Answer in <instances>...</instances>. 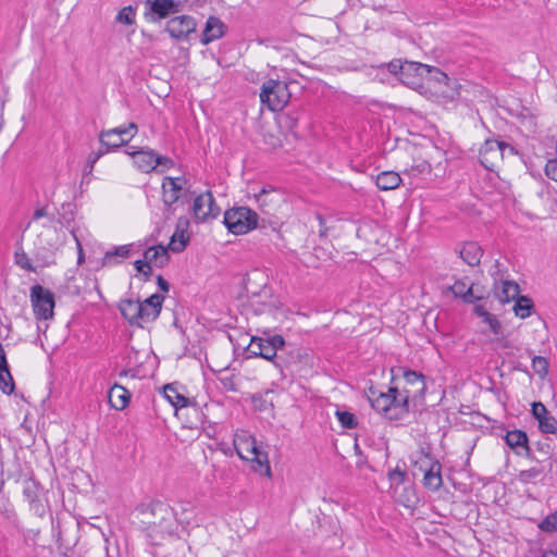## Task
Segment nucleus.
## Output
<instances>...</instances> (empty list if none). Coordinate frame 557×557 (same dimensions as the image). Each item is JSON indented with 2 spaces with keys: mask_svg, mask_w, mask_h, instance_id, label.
Masks as SVG:
<instances>
[{
  "mask_svg": "<svg viewBox=\"0 0 557 557\" xmlns=\"http://www.w3.org/2000/svg\"><path fill=\"white\" fill-rule=\"evenodd\" d=\"M373 410L391 421L406 418L410 411L406 398L399 396V388L391 386L386 392L379 394L370 404Z\"/></svg>",
  "mask_w": 557,
  "mask_h": 557,
  "instance_id": "obj_1",
  "label": "nucleus"
},
{
  "mask_svg": "<svg viewBox=\"0 0 557 557\" xmlns=\"http://www.w3.org/2000/svg\"><path fill=\"white\" fill-rule=\"evenodd\" d=\"M412 474H422L423 486L430 491H438L443 485L441 462L423 448L412 462Z\"/></svg>",
  "mask_w": 557,
  "mask_h": 557,
  "instance_id": "obj_2",
  "label": "nucleus"
},
{
  "mask_svg": "<svg viewBox=\"0 0 557 557\" xmlns=\"http://www.w3.org/2000/svg\"><path fill=\"white\" fill-rule=\"evenodd\" d=\"M312 360V352L308 348L285 343L284 348H280L275 367L282 373L284 369L298 372L306 367H311Z\"/></svg>",
  "mask_w": 557,
  "mask_h": 557,
  "instance_id": "obj_3",
  "label": "nucleus"
},
{
  "mask_svg": "<svg viewBox=\"0 0 557 557\" xmlns=\"http://www.w3.org/2000/svg\"><path fill=\"white\" fill-rule=\"evenodd\" d=\"M223 223L234 235L247 234L258 225V213L248 207H234L224 212Z\"/></svg>",
  "mask_w": 557,
  "mask_h": 557,
  "instance_id": "obj_4",
  "label": "nucleus"
},
{
  "mask_svg": "<svg viewBox=\"0 0 557 557\" xmlns=\"http://www.w3.org/2000/svg\"><path fill=\"white\" fill-rule=\"evenodd\" d=\"M285 339L282 335H273L267 338L252 336L246 347L247 357H261L272 361L275 366L280 348H284Z\"/></svg>",
  "mask_w": 557,
  "mask_h": 557,
  "instance_id": "obj_5",
  "label": "nucleus"
},
{
  "mask_svg": "<svg viewBox=\"0 0 557 557\" xmlns=\"http://www.w3.org/2000/svg\"><path fill=\"white\" fill-rule=\"evenodd\" d=\"M290 92L285 82L278 79H268L262 84L260 91L261 102L269 110L281 111L288 103Z\"/></svg>",
  "mask_w": 557,
  "mask_h": 557,
  "instance_id": "obj_6",
  "label": "nucleus"
},
{
  "mask_svg": "<svg viewBox=\"0 0 557 557\" xmlns=\"http://www.w3.org/2000/svg\"><path fill=\"white\" fill-rule=\"evenodd\" d=\"M29 298L37 320H49L53 318L55 307L53 292L40 284H35L30 287Z\"/></svg>",
  "mask_w": 557,
  "mask_h": 557,
  "instance_id": "obj_7",
  "label": "nucleus"
},
{
  "mask_svg": "<svg viewBox=\"0 0 557 557\" xmlns=\"http://www.w3.org/2000/svg\"><path fill=\"white\" fill-rule=\"evenodd\" d=\"M398 370L401 371L405 381V385L399 389V396L406 398L408 405L410 400L422 399L426 389L425 376L421 372L406 368Z\"/></svg>",
  "mask_w": 557,
  "mask_h": 557,
  "instance_id": "obj_8",
  "label": "nucleus"
},
{
  "mask_svg": "<svg viewBox=\"0 0 557 557\" xmlns=\"http://www.w3.org/2000/svg\"><path fill=\"white\" fill-rule=\"evenodd\" d=\"M138 126L129 122L126 126H119L110 129H102L99 133V143L109 149L117 150L125 146L137 134Z\"/></svg>",
  "mask_w": 557,
  "mask_h": 557,
  "instance_id": "obj_9",
  "label": "nucleus"
},
{
  "mask_svg": "<svg viewBox=\"0 0 557 557\" xmlns=\"http://www.w3.org/2000/svg\"><path fill=\"white\" fill-rule=\"evenodd\" d=\"M508 149L511 153H517L515 148L497 139H486L479 152L480 163L488 171H494L497 163L504 158L505 150Z\"/></svg>",
  "mask_w": 557,
  "mask_h": 557,
  "instance_id": "obj_10",
  "label": "nucleus"
},
{
  "mask_svg": "<svg viewBox=\"0 0 557 557\" xmlns=\"http://www.w3.org/2000/svg\"><path fill=\"white\" fill-rule=\"evenodd\" d=\"M145 8L146 20L154 23L180 13L182 2L180 0H146Z\"/></svg>",
  "mask_w": 557,
  "mask_h": 557,
  "instance_id": "obj_11",
  "label": "nucleus"
},
{
  "mask_svg": "<svg viewBox=\"0 0 557 557\" xmlns=\"http://www.w3.org/2000/svg\"><path fill=\"white\" fill-rule=\"evenodd\" d=\"M197 23L190 15H180L170 18L165 32L175 40H186L196 30Z\"/></svg>",
  "mask_w": 557,
  "mask_h": 557,
  "instance_id": "obj_12",
  "label": "nucleus"
},
{
  "mask_svg": "<svg viewBox=\"0 0 557 557\" xmlns=\"http://www.w3.org/2000/svg\"><path fill=\"white\" fill-rule=\"evenodd\" d=\"M193 213L199 221L215 219L220 214V208L215 203V199L211 190H207L194 199Z\"/></svg>",
  "mask_w": 557,
  "mask_h": 557,
  "instance_id": "obj_13",
  "label": "nucleus"
},
{
  "mask_svg": "<svg viewBox=\"0 0 557 557\" xmlns=\"http://www.w3.org/2000/svg\"><path fill=\"white\" fill-rule=\"evenodd\" d=\"M177 181H185V177L165 176L162 180V201L166 211H171L172 206L188 193L184 190L183 184H177Z\"/></svg>",
  "mask_w": 557,
  "mask_h": 557,
  "instance_id": "obj_14",
  "label": "nucleus"
},
{
  "mask_svg": "<svg viewBox=\"0 0 557 557\" xmlns=\"http://www.w3.org/2000/svg\"><path fill=\"white\" fill-rule=\"evenodd\" d=\"M504 440L517 456L525 457L530 460H536L529 446V437L527 432L522 430L508 431L505 434Z\"/></svg>",
  "mask_w": 557,
  "mask_h": 557,
  "instance_id": "obj_15",
  "label": "nucleus"
},
{
  "mask_svg": "<svg viewBox=\"0 0 557 557\" xmlns=\"http://www.w3.org/2000/svg\"><path fill=\"white\" fill-rule=\"evenodd\" d=\"M430 73V65L420 62L405 60V70L403 71V84L411 88H418L423 85L424 76Z\"/></svg>",
  "mask_w": 557,
  "mask_h": 557,
  "instance_id": "obj_16",
  "label": "nucleus"
},
{
  "mask_svg": "<svg viewBox=\"0 0 557 557\" xmlns=\"http://www.w3.org/2000/svg\"><path fill=\"white\" fill-rule=\"evenodd\" d=\"M125 153L128 154L134 162V165L144 173H150L156 171V152L149 148H139L135 149V147H129L125 150Z\"/></svg>",
  "mask_w": 557,
  "mask_h": 557,
  "instance_id": "obj_17",
  "label": "nucleus"
},
{
  "mask_svg": "<svg viewBox=\"0 0 557 557\" xmlns=\"http://www.w3.org/2000/svg\"><path fill=\"white\" fill-rule=\"evenodd\" d=\"M122 317L131 324L143 327L145 324L143 308L139 299H122L119 304Z\"/></svg>",
  "mask_w": 557,
  "mask_h": 557,
  "instance_id": "obj_18",
  "label": "nucleus"
},
{
  "mask_svg": "<svg viewBox=\"0 0 557 557\" xmlns=\"http://www.w3.org/2000/svg\"><path fill=\"white\" fill-rule=\"evenodd\" d=\"M163 394L168 401L175 408L176 413L183 409H191L194 412L198 413L199 407L195 398H189L178 393L174 384L164 385Z\"/></svg>",
  "mask_w": 557,
  "mask_h": 557,
  "instance_id": "obj_19",
  "label": "nucleus"
},
{
  "mask_svg": "<svg viewBox=\"0 0 557 557\" xmlns=\"http://www.w3.org/2000/svg\"><path fill=\"white\" fill-rule=\"evenodd\" d=\"M532 416L539 422V430L546 434L557 433V420L549 414L547 408L542 403H533L531 409Z\"/></svg>",
  "mask_w": 557,
  "mask_h": 557,
  "instance_id": "obj_20",
  "label": "nucleus"
},
{
  "mask_svg": "<svg viewBox=\"0 0 557 557\" xmlns=\"http://www.w3.org/2000/svg\"><path fill=\"white\" fill-rule=\"evenodd\" d=\"M189 226V221L186 218H180L176 224V230L174 234L171 236V240L168 245V248L171 249L173 252H182L188 242H189V235L187 232V228Z\"/></svg>",
  "mask_w": 557,
  "mask_h": 557,
  "instance_id": "obj_21",
  "label": "nucleus"
},
{
  "mask_svg": "<svg viewBox=\"0 0 557 557\" xmlns=\"http://www.w3.org/2000/svg\"><path fill=\"white\" fill-rule=\"evenodd\" d=\"M226 25L216 16H209L201 34L200 42L205 46L224 36Z\"/></svg>",
  "mask_w": 557,
  "mask_h": 557,
  "instance_id": "obj_22",
  "label": "nucleus"
},
{
  "mask_svg": "<svg viewBox=\"0 0 557 557\" xmlns=\"http://www.w3.org/2000/svg\"><path fill=\"white\" fill-rule=\"evenodd\" d=\"M247 453L252 455L249 459L252 463V469L260 474L271 476V467L268 458V453L262 451L256 443L255 438H251V446L247 448Z\"/></svg>",
  "mask_w": 557,
  "mask_h": 557,
  "instance_id": "obj_23",
  "label": "nucleus"
},
{
  "mask_svg": "<svg viewBox=\"0 0 557 557\" xmlns=\"http://www.w3.org/2000/svg\"><path fill=\"white\" fill-rule=\"evenodd\" d=\"M164 296L162 294H153L144 301H140L145 323L153 322L161 313Z\"/></svg>",
  "mask_w": 557,
  "mask_h": 557,
  "instance_id": "obj_24",
  "label": "nucleus"
},
{
  "mask_svg": "<svg viewBox=\"0 0 557 557\" xmlns=\"http://www.w3.org/2000/svg\"><path fill=\"white\" fill-rule=\"evenodd\" d=\"M456 298H460L465 304H474L483 299L482 295H476L473 290V284L468 285L465 280H457L447 288Z\"/></svg>",
  "mask_w": 557,
  "mask_h": 557,
  "instance_id": "obj_25",
  "label": "nucleus"
},
{
  "mask_svg": "<svg viewBox=\"0 0 557 557\" xmlns=\"http://www.w3.org/2000/svg\"><path fill=\"white\" fill-rule=\"evenodd\" d=\"M40 492V484L33 480L27 479L24 481L23 484V495L24 497L32 505V508L35 510L36 513L39 516H42L45 512L44 506L39 504L38 496Z\"/></svg>",
  "mask_w": 557,
  "mask_h": 557,
  "instance_id": "obj_26",
  "label": "nucleus"
},
{
  "mask_svg": "<svg viewBox=\"0 0 557 557\" xmlns=\"http://www.w3.org/2000/svg\"><path fill=\"white\" fill-rule=\"evenodd\" d=\"M131 393L124 386L115 383L108 393L109 403L115 410H123L131 400Z\"/></svg>",
  "mask_w": 557,
  "mask_h": 557,
  "instance_id": "obj_27",
  "label": "nucleus"
},
{
  "mask_svg": "<svg viewBox=\"0 0 557 557\" xmlns=\"http://www.w3.org/2000/svg\"><path fill=\"white\" fill-rule=\"evenodd\" d=\"M460 258L470 267L481 263L483 249L476 242H466L459 250Z\"/></svg>",
  "mask_w": 557,
  "mask_h": 557,
  "instance_id": "obj_28",
  "label": "nucleus"
},
{
  "mask_svg": "<svg viewBox=\"0 0 557 557\" xmlns=\"http://www.w3.org/2000/svg\"><path fill=\"white\" fill-rule=\"evenodd\" d=\"M168 249L163 245L149 247L144 252L145 260L149 261V265L153 263L158 268H163L170 259Z\"/></svg>",
  "mask_w": 557,
  "mask_h": 557,
  "instance_id": "obj_29",
  "label": "nucleus"
},
{
  "mask_svg": "<svg viewBox=\"0 0 557 557\" xmlns=\"http://www.w3.org/2000/svg\"><path fill=\"white\" fill-rule=\"evenodd\" d=\"M131 246L123 245L114 247L112 250H108L101 259V267H112L122 262L131 255Z\"/></svg>",
  "mask_w": 557,
  "mask_h": 557,
  "instance_id": "obj_30",
  "label": "nucleus"
},
{
  "mask_svg": "<svg viewBox=\"0 0 557 557\" xmlns=\"http://www.w3.org/2000/svg\"><path fill=\"white\" fill-rule=\"evenodd\" d=\"M520 296V286L515 281H503L502 287L496 292V297L500 302L507 304L516 300Z\"/></svg>",
  "mask_w": 557,
  "mask_h": 557,
  "instance_id": "obj_31",
  "label": "nucleus"
},
{
  "mask_svg": "<svg viewBox=\"0 0 557 557\" xmlns=\"http://www.w3.org/2000/svg\"><path fill=\"white\" fill-rule=\"evenodd\" d=\"M401 183L398 173L394 171H384L376 176L375 184L381 190H392L397 188Z\"/></svg>",
  "mask_w": 557,
  "mask_h": 557,
  "instance_id": "obj_32",
  "label": "nucleus"
},
{
  "mask_svg": "<svg viewBox=\"0 0 557 557\" xmlns=\"http://www.w3.org/2000/svg\"><path fill=\"white\" fill-rule=\"evenodd\" d=\"M141 513H150L151 516H160L161 519H164L166 515L171 511V508L168 504L161 500H151L148 504H140L137 508Z\"/></svg>",
  "mask_w": 557,
  "mask_h": 557,
  "instance_id": "obj_33",
  "label": "nucleus"
},
{
  "mask_svg": "<svg viewBox=\"0 0 557 557\" xmlns=\"http://www.w3.org/2000/svg\"><path fill=\"white\" fill-rule=\"evenodd\" d=\"M534 310V304L529 296L520 295L515 300L513 311L517 317L525 319L532 314Z\"/></svg>",
  "mask_w": 557,
  "mask_h": 557,
  "instance_id": "obj_34",
  "label": "nucleus"
},
{
  "mask_svg": "<svg viewBox=\"0 0 557 557\" xmlns=\"http://www.w3.org/2000/svg\"><path fill=\"white\" fill-rule=\"evenodd\" d=\"M246 293L249 298L256 299L257 304H262L264 306L273 307L274 305L272 302H265L262 300V297L270 296L271 289L267 286V284H263V286L260 289L252 288L250 286V277H247V284L245 286Z\"/></svg>",
  "mask_w": 557,
  "mask_h": 557,
  "instance_id": "obj_35",
  "label": "nucleus"
},
{
  "mask_svg": "<svg viewBox=\"0 0 557 557\" xmlns=\"http://www.w3.org/2000/svg\"><path fill=\"white\" fill-rule=\"evenodd\" d=\"M73 203L66 202L61 206L58 222L65 228H70L75 220Z\"/></svg>",
  "mask_w": 557,
  "mask_h": 557,
  "instance_id": "obj_36",
  "label": "nucleus"
},
{
  "mask_svg": "<svg viewBox=\"0 0 557 557\" xmlns=\"http://www.w3.org/2000/svg\"><path fill=\"white\" fill-rule=\"evenodd\" d=\"M136 17V9L133 5L122 8L116 16L115 22L124 25H134Z\"/></svg>",
  "mask_w": 557,
  "mask_h": 557,
  "instance_id": "obj_37",
  "label": "nucleus"
},
{
  "mask_svg": "<svg viewBox=\"0 0 557 557\" xmlns=\"http://www.w3.org/2000/svg\"><path fill=\"white\" fill-rule=\"evenodd\" d=\"M14 262L16 265H18L21 269L28 271V272H35L36 269L32 264L27 253L24 251L22 246H20L15 252H14Z\"/></svg>",
  "mask_w": 557,
  "mask_h": 557,
  "instance_id": "obj_38",
  "label": "nucleus"
},
{
  "mask_svg": "<svg viewBox=\"0 0 557 557\" xmlns=\"http://www.w3.org/2000/svg\"><path fill=\"white\" fill-rule=\"evenodd\" d=\"M335 416L344 429L351 430V429H356L358 426L357 417L349 411L337 410Z\"/></svg>",
  "mask_w": 557,
  "mask_h": 557,
  "instance_id": "obj_39",
  "label": "nucleus"
},
{
  "mask_svg": "<svg viewBox=\"0 0 557 557\" xmlns=\"http://www.w3.org/2000/svg\"><path fill=\"white\" fill-rule=\"evenodd\" d=\"M280 223L277 221H267L265 219H258V225L255 228L260 230L264 235L270 236L275 234L280 237Z\"/></svg>",
  "mask_w": 557,
  "mask_h": 557,
  "instance_id": "obj_40",
  "label": "nucleus"
},
{
  "mask_svg": "<svg viewBox=\"0 0 557 557\" xmlns=\"http://www.w3.org/2000/svg\"><path fill=\"white\" fill-rule=\"evenodd\" d=\"M548 360L542 356H533L532 358V369L539 374L540 377H545L548 373Z\"/></svg>",
  "mask_w": 557,
  "mask_h": 557,
  "instance_id": "obj_41",
  "label": "nucleus"
},
{
  "mask_svg": "<svg viewBox=\"0 0 557 557\" xmlns=\"http://www.w3.org/2000/svg\"><path fill=\"white\" fill-rule=\"evenodd\" d=\"M539 528L543 532L552 533L557 531V510L550 515H548L546 518H544L540 524Z\"/></svg>",
  "mask_w": 557,
  "mask_h": 557,
  "instance_id": "obj_42",
  "label": "nucleus"
},
{
  "mask_svg": "<svg viewBox=\"0 0 557 557\" xmlns=\"http://www.w3.org/2000/svg\"><path fill=\"white\" fill-rule=\"evenodd\" d=\"M431 170H432L431 164L428 161L422 160L419 163L412 165L406 172L411 176H419V175L430 174Z\"/></svg>",
  "mask_w": 557,
  "mask_h": 557,
  "instance_id": "obj_43",
  "label": "nucleus"
},
{
  "mask_svg": "<svg viewBox=\"0 0 557 557\" xmlns=\"http://www.w3.org/2000/svg\"><path fill=\"white\" fill-rule=\"evenodd\" d=\"M424 79L434 81L438 84H447L448 76L446 73L441 71L438 67L430 66V73L424 76Z\"/></svg>",
  "mask_w": 557,
  "mask_h": 557,
  "instance_id": "obj_44",
  "label": "nucleus"
},
{
  "mask_svg": "<svg viewBox=\"0 0 557 557\" xmlns=\"http://www.w3.org/2000/svg\"><path fill=\"white\" fill-rule=\"evenodd\" d=\"M543 473V470L536 467L530 468L528 470H522L519 473V480L522 483H530L532 480L536 479Z\"/></svg>",
  "mask_w": 557,
  "mask_h": 557,
  "instance_id": "obj_45",
  "label": "nucleus"
},
{
  "mask_svg": "<svg viewBox=\"0 0 557 557\" xmlns=\"http://www.w3.org/2000/svg\"><path fill=\"white\" fill-rule=\"evenodd\" d=\"M387 478L392 484H403L407 480V472L397 466L395 469L388 471Z\"/></svg>",
  "mask_w": 557,
  "mask_h": 557,
  "instance_id": "obj_46",
  "label": "nucleus"
},
{
  "mask_svg": "<svg viewBox=\"0 0 557 557\" xmlns=\"http://www.w3.org/2000/svg\"><path fill=\"white\" fill-rule=\"evenodd\" d=\"M387 70L391 74L398 76L403 83V71L405 70V61L395 59L387 64Z\"/></svg>",
  "mask_w": 557,
  "mask_h": 557,
  "instance_id": "obj_47",
  "label": "nucleus"
},
{
  "mask_svg": "<svg viewBox=\"0 0 557 557\" xmlns=\"http://www.w3.org/2000/svg\"><path fill=\"white\" fill-rule=\"evenodd\" d=\"M174 161L166 156H160L156 153V171L157 172H163L164 169H171L174 166Z\"/></svg>",
  "mask_w": 557,
  "mask_h": 557,
  "instance_id": "obj_48",
  "label": "nucleus"
},
{
  "mask_svg": "<svg viewBox=\"0 0 557 557\" xmlns=\"http://www.w3.org/2000/svg\"><path fill=\"white\" fill-rule=\"evenodd\" d=\"M134 267L137 272L144 275V281H148L152 274L151 265H149V261L146 260H136L134 262Z\"/></svg>",
  "mask_w": 557,
  "mask_h": 557,
  "instance_id": "obj_49",
  "label": "nucleus"
},
{
  "mask_svg": "<svg viewBox=\"0 0 557 557\" xmlns=\"http://www.w3.org/2000/svg\"><path fill=\"white\" fill-rule=\"evenodd\" d=\"M234 446L236 454L238 457L243 460H249L248 456L245 455L244 451L247 453V448L251 446V438L250 440H239V442L234 441Z\"/></svg>",
  "mask_w": 557,
  "mask_h": 557,
  "instance_id": "obj_50",
  "label": "nucleus"
},
{
  "mask_svg": "<svg viewBox=\"0 0 557 557\" xmlns=\"http://www.w3.org/2000/svg\"><path fill=\"white\" fill-rule=\"evenodd\" d=\"M544 171L548 178L557 183V154L555 158L547 160Z\"/></svg>",
  "mask_w": 557,
  "mask_h": 557,
  "instance_id": "obj_51",
  "label": "nucleus"
},
{
  "mask_svg": "<svg viewBox=\"0 0 557 557\" xmlns=\"http://www.w3.org/2000/svg\"><path fill=\"white\" fill-rule=\"evenodd\" d=\"M483 322L488 324L490 330L494 335H499L502 333V323L496 315L491 313Z\"/></svg>",
  "mask_w": 557,
  "mask_h": 557,
  "instance_id": "obj_52",
  "label": "nucleus"
},
{
  "mask_svg": "<svg viewBox=\"0 0 557 557\" xmlns=\"http://www.w3.org/2000/svg\"><path fill=\"white\" fill-rule=\"evenodd\" d=\"M0 511L4 513L5 518L8 519V521L12 524V527L14 529H16L17 531H21L17 513L13 509H8V508L2 509L0 507Z\"/></svg>",
  "mask_w": 557,
  "mask_h": 557,
  "instance_id": "obj_53",
  "label": "nucleus"
},
{
  "mask_svg": "<svg viewBox=\"0 0 557 557\" xmlns=\"http://www.w3.org/2000/svg\"><path fill=\"white\" fill-rule=\"evenodd\" d=\"M251 401L258 411H265L268 409L269 403L261 394H253Z\"/></svg>",
  "mask_w": 557,
  "mask_h": 557,
  "instance_id": "obj_54",
  "label": "nucleus"
},
{
  "mask_svg": "<svg viewBox=\"0 0 557 557\" xmlns=\"http://www.w3.org/2000/svg\"><path fill=\"white\" fill-rule=\"evenodd\" d=\"M383 391H379L374 385H370L368 388H366L364 394L367 396V399L371 404L374 398L379 396Z\"/></svg>",
  "mask_w": 557,
  "mask_h": 557,
  "instance_id": "obj_55",
  "label": "nucleus"
},
{
  "mask_svg": "<svg viewBox=\"0 0 557 557\" xmlns=\"http://www.w3.org/2000/svg\"><path fill=\"white\" fill-rule=\"evenodd\" d=\"M157 284L162 292L168 293L170 290V283L161 274L157 275Z\"/></svg>",
  "mask_w": 557,
  "mask_h": 557,
  "instance_id": "obj_56",
  "label": "nucleus"
},
{
  "mask_svg": "<svg viewBox=\"0 0 557 557\" xmlns=\"http://www.w3.org/2000/svg\"><path fill=\"white\" fill-rule=\"evenodd\" d=\"M474 313L482 318L483 321L491 314L483 306H475L474 309H473Z\"/></svg>",
  "mask_w": 557,
  "mask_h": 557,
  "instance_id": "obj_57",
  "label": "nucleus"
},
{
  "mask_svg": "<svg viewBox=\"0 0 557 557\" xmlns=\"http://www.w3.org/2000/svg\"><path fill=\"white\" fill-rule=\"evenodd\" d=\"M45 216H49L48 212H47V208L46 207H42V208H39V209H36L34 211V214H33V218L32 220L33 221H37L41 218H45Z\"/></svg>",
  "mask_w": 557,
  "mask_h": 557,
  "instance_id": "obj_58",
  "label": "nucleus"
},
{
  "mask_svg": "<svg viewBox=\"0 0 557 557\" xmlns=\"http://www.w3.org/2000/svg\"><path fill=\"white\" fill-rule=\"evenodd\" d=\"M99 159H97L95 156H94V152H91L88 157V160H87V169H86V173H90L95 166V163L98 161Z\"/></svg>",
  "mask_w": 557,
  "mask_h": 557,
  "instance_id": "obj_59",
  "label": "nucleus"
},
{
  "mask_svg": "<svg viewBox=\"0 0 557 557\" xmlns=\"http://www.w3.org/2000/svg\"><path fill=\"white\" fill-rule=\"evenodd\" d=\"M100 148L98 149V151H94V156L97 158V159H100L103 154L110 152V151H114L113 149H109L107 146H102L100 144Z\"/></svg>",
  "mask_w": 557,
  "mask_h": 557,
  "instance_id": "obj_60",
  "label": "nucleus"
},
{
  "mask_svg": "<svg viewBox=\"0 0 557 557\" xmlns=\"http://www.w3.org/2000/svg\"><path fill=\"white\" fill-rule=\"evenodd\" d=\"M75 239H76V244H77V248H78L77 263L82 264L85 261L84 250H83L81 242L77 239V237H75Z\"/></svg>",
  "mask_w": 557,
  "mask_h": 557,
  "instance_id": "obj_61",
  "label": "nucleus"
},
{
  "mask_svg": "<svg viewBox=\"0 0 557 557\" xmlns=\"http://www.w3.org/2000/svg\"><path fill=\"white\" fill-rule=\"evenodd\" d=\"M222 384H223V386L227 391H233V392L237 391V388H236L235 384L233 383L232 379H224V380H222Z\"/></svg>",
  "mask_w": 557,
  "mask_h": 557,
  "instance_id": "obj_62",
  "label": "nucleus"
},
{
  "mask_svg": "<svg viewBox=\"0 0 557 557\" xmlns=\"http://www.w3.org/2000/svg\"><path fill=\"white\" fill-rule=\"evenodd\" d=\"M546 448H549L548 444L537 443V449L539 450L543 451L544 454H547L548 451L546 450Z\"/></svg>",
  "mask_w": 557,
  "mask_h": 557,
  "instance_id": "obj_63",
  "label": "nucleus"
},
{
  "mask_svg": "<svg viewBox=\"0 0 557 557\" xmlns=\"http://www.w3.org/2000/svg\"><path fill=\"white\" fill-rule=\"evenodd\" d=\"M542 557H557V552L555 550H546L543 553Z\"/></svg>",
  "mask_w": 557,
  "mask_h": 557,
  "instance_id": "obj_64",
  "label": "nucleus"
}]
</instances>
